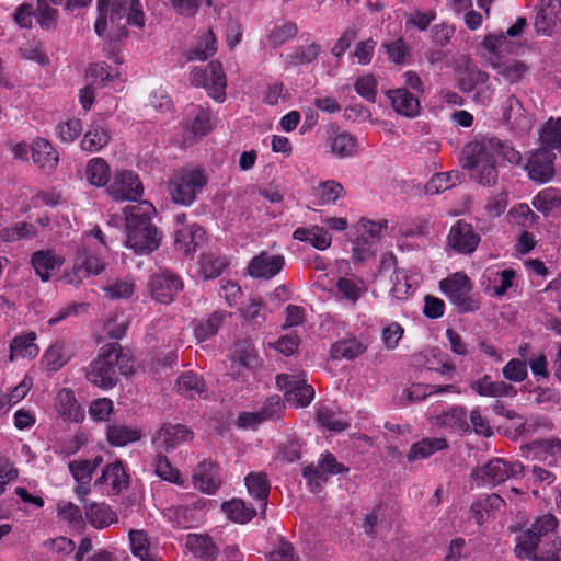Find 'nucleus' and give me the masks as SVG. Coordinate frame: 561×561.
<instances>
[{"mask_svg":"<svg viewBox=\"0 0 561 561\" xmlns=\"http://www.w3.org/2000/svg\"><path fill=\"white\" fill-rule=\"evenodd\" d=\"M494 154L502 157L511 164L519 165L522 154L511 141L497 137H481L468 142L461 151L460 164L469 170L470 178L482 186L496 183L499 172Z\"/></svg>","mask_w":561,"mask_h":561,"instance_id":"obj_1","label":"nucleus"},{"mask_svg":"<svg viewBox=\"0 0 561 561\" xmlns=\"http://www.w3.org/2000/svg\"><path fill=\"white\" fill-rule=\"evenodd\" d=\"M558 518L550 513L535 518L530 527L515 537L514 554L528 561H561V537Z\"/></svg>","mask_w":561,"mask_h":561,"instance_id":"obj_2","label":"nucleus"},{"mask_svg":"<svg viewBox=\"0 0 561 561\" xmlns=\"http://www.w3.org/2000/svg\"><path fill=\"white\" fill-rule=\"evenodd\" d=\"M126 228V247L137 254H150L161 243L162 233L153 225L154 206L148 201L129 205L124 210Z\"/></svg>","mask_w":561,"mask_h":561,"instance_id":"obj_3","label":"nucleus"},{"mask_svg":"<svg viewBox=\"0 0 561 561\" xmlns=\"http://www.w3.org/2000/svg\"><path fill=\"white\" fill-rule=\"evenodd\" d=\"M133 373L130 357L123 353L117 342L101 347L98 357L85 369L87 379L96 387L108 390L118 382V375Z\"/></svg>","mask_w":561,"mask_h":561,"instance_id":"obj_4","label":"nucleus"},{"mask_svg":"<svg viewBox=\"0 0 561 561\" xmlns=\"http://www.w3.org/2000/svg\"><path fill=\"white\" fill-rule=\"evenodd\" d=\"M208 183V176L199 167H182L175 170L167 182L172 203L192 206Z\"/></svg>","mask_w":561,"mask_h":561,"instance_id":"obj_5","label":"nucleus"},{"mask_svg":"<svg viewBox=\"0 0 561 561\" xmlns=\"http://www.w3.org/2000/svg\"><path fill=\"white\" fill-rule=\"evenodd\" d=\"M191 84L203 87L208 95L218 103L226 100L227 77L221 62L210 61L205 67H195L190 73Z\"/></svg>","mask_w":561,"mask_h":561,"instance_id":"obj_6","label":"nucleus"},{"mask_svg":"<svg viewBox=\"0 0 561 561\" xmlns=\"http://www.w3.org/2000/svg\"><path fill=\"white\" fill-rule=\"evenodd\" d=\"M439 289L461 313L472 312L480 308L479 302L470 296L472 283L463 272L454 273L442 279Z\"/></svg>","mask_w":561,"mask_h":561,"instance_id":"obj_7","label":"nucleus"},{"mask_svg":"<svg viewBox=\"0 0 561 561\" xmlns=\"http://www.w3.org/2000/svg\"><path fill=\"white\" fill-rule=\"evenodd\" d=\"M96 11L94 31L99 37L107 36L112 42H121L128 36L126 22L112 5L111 0H98Z\"/></svg>","mask_w":561,"mask_h":561,"instance_id":"obj_8","label":"nucleus"},{"mask_svg":"<svg viewBox=\"0 0 561 561\" xmlns=\"http://www.w3.org/2000/svg\"><path fill=\"white\" fill-rule=\"evenodd\" d=\"M523 474L524 466L522 462L493 458L478 468L472 477L479 481V484L495 486L511 478H519Z\"/></svg>","mask_w":561,"mask_h":561,"instance_id":"obj_9","label":"nucleus"},{"mask_svg":"<svg viewBox=\"0 0 561 561\" xmlns=\"http://www.w3.org/2000/svg\"><path fill=\"white\" fill-rule=\"evenodd\" d=\"M350 468L344 463L339 462L336 457L325 450L320 454L317 465L310 463L302 468V477L317 488H321L331 476L348 473Z\"/></svg>","mask_w":561,"mask_h":561,"instance_id":"obj_10","label":"nucleus"},{"mask_svg":"<svg viewBox=\"0 0 561 561\" xmlns=\"http://www.w3.org/2000/svg\"><path fill=\"white\" fill-rule=\"evenodd\" d=\"M107 194L114 201H137L144 194L142 183L133 171L116 170L106 187Z\"/></svg>","mask_w":561,"mask_h":561,"instance_id":"obj_11","label":"nucleus"},{"mask_svg":"<svg viewBox=\"0 0 561 561\" xmlns=\"http://www.w3.org/2000/svg\"><path fill=\"white\" fill-rule=\"evenodd\" d=\"M276 386L284 392L285 400L296 407H308L314 398V389L300 376L279 374Z\"/></svg>","mask_w":561,"mask_h":561,"instance_id":"obj_12","label":"nucleus"},{"mask_svg":"<svg viewBox=\"0 0 561 561\" xmlns=\"http://www.w3.org/2000/svg\"><path fill=\"white\" fill-rule=\"evenodd\" d=\"M183 288L182 277L171 271L153 274L149 280V290L152 299L163 305L174 301Z\"/></svg>","mask_w":561,"mask_h":561,"instance_id":"obj_13","label":"nucleus"},{"mask_svg":"<svg viewBox=\"0 0 561 561\" xmlns=\"http://www.w3.org/2000/svg\"><path fill=\"white\" fill-rule=\"evenodd\" d=\"M556 154L548 148H539L530 153L525 164V170L530 180L543 184L554 176Z\"/></svg>","mask_w":561,"mask_h":561,"instance_id":"obj_14","label":"nucleus"},{"mask_svg":"<svg viewBox=\"0 0 561 561\" xmlns=\"http://www.w3.org/2000/svg\"><path fill=\"white\" fill-rule=\"evenodd\" d=\"M481 241L471 224L457 220L450 228L447 242L451 250L459 254H472Z\"/></svg>","mask_w":561,"mask_h":561,"instance_id":"obj_15","label":"nucleus"},{"mask_svg":"<svg viewBox=\"0 0 561 561\" xmlns=\"http://www.w3.org/2000/svg\"><path fill=\"white\" fill-rule=\"evenodd\" d=\"M502 119L512 131L518 135L528 133L533 127V117L515 95H510L502 103Z\"/></svg>","mask_w":561,"mask_h":561,"instance_id":"obj_16","label":"nucleus"},{"mask_svg":"<svg viewBox=\"0 0 561 561\" xmlns=\"http://www.w3.org/2000/svg\"><path fill=\"white\" fill-rule=\"evenodd\" d=\"M193 436V432L185 425L167 423L154 433L152 444L157 449L170 451Z\"/></svg>","mask_w":561,"mask_h":561,"instance_id":"obj_17","label":"nucleus"},{"mask_svg":"<svg viewBox=\"0 0 561 561\" xmlns=\"http://www.w3.org/2000/svg\"><path fill=\"white\" fill-rule=\"evenodd\" d=\"M284 265L285 257L283 255L263 251L250 261L248 273L255 278L271 279L283 270Z\"/></svg>","mask_w":561,"mask_h":561,"instance_id":"obj_18","label":"nucleus"},{"mask_svg":"<svg viewBox=\"0 0 561 561\" xmlns=\"http://www.w3.org/2000/svg\"><path fill=\"white\" fill-rule=\"evenodd\" d=\"M194 486L206 494H215L221 485L220 468L208 460L201 461L193 472Z\"/></svg>","mask_w":561,"mask_h":561,"instance_id":"obj_19","label":"nucleus"},{"mask_svg":"<svg viewBox=\"0 0 561 561\" xmlns=\"http://www.w3.org/2000/svg\"><path fill=\"white\" fill-rule=\"evenodd\" d=\"M104 484H108L115 494L129 486V476L121 460L108 463L102 469V473L95 480L94 486L99 488Z\"/></svg>","mask_w":561,"mask_h":561,"instance_id":"obj_20","label":"nucleus"},{"mask_svg":"<svg viewBox=\"0 0 561 561\" xmlns=\"http://www.w3.org/2000/svg\"><path fill=\"white\" fill-rule=\"evenodd\" d=\"M436 423L450 433H470L467 409L462 405H454L436 416Z\"/></svg>","mask_w":561,"mask_h":561,"instance_id":"obj_21","label":"nucleus"},{"mask_svg":"<svg viewBox=\"0 0 561 561\" xmlns=\"http://www.w3.org/2000/svg\"><path fill=\"white\" fill-rule=\"evenodd\" d=\"M33 162L42 170L51 172L56 169L59 157L53 145L45 138H36L31 145Z\"/></svg>","mask_w":561,"mask_h":561,"instance_id":"obj_22","label":"nucleus"},{"mask_svg":"<svg viewBox=\"0 0 561 561\" xmlns=\"http://www.w3.org/2000/svg\"><path fill=\"white\" fill-rule=\"evenodd\" d=\"M104 267L105 265L102 260L98 255L92 254L87 245L82 244L78 248L73 265V273L78 278L92 274L99 275Z\"/></svg>","mask_w":561,"mask_h":561,"instance_id":"obj_23","label":"nucleus"},{"mask_svg":"<svg viewBox=\"0 0 561 561\" xmlns=\"http://www.w3.org/2000/svg\"><path fill=\"white\" fill-rule=\"evenodd\" d=\"M470 389L481 397H513L516 390L505 381H493L491 376L484 375L470 382Z\"/></svg>","mask_w":561,"mask_h":561,"instance_id":"obj_24","label":"nucleus"},{"mask_svg":"<svg viewBox=\"0 0 561 561\" xmlns=\"http://www.w3.org/2000/svg\"><path fill=\"white\" fill-rule=\"evenodd\" d=\"M206 232L197 224L182 227L175 232V247L186 255L195 253L197 247L205 241Z\"/></svg>","mask_w":561,"mask_h":561,"instance_id":"obj_25","label":"nucleus"},{"mask_svg":"<svg viewBox=\"0 0 561 561\" xmlns=\"http://www.w3.org/2000/svg\"><path fill=\"white\" fill-rule=\"evenodd\" d=\"M448 448L447 439L444 437H427L411 445L407 459L409 462L423 460L437 451Z\"/></svg>","mask_w":561,"mask_h":561,"instance_id":"obj_26","label":"nucleus"},{"mask_svg":"<svg viewBox=\"0 0 561 561\" xmlns=\"http://www.w3.org/2000/svg\"><path fill=\"white\" fill-rule=\"evenodd\" d=\"M176 390L180 394L186 398L194 399L205 398L207 394V387L204 378L195 371H184L178 377Z\"/></svg>","mask_w":561,"mask_h":561,"instance_id":"obj_27","label":"nucleus"},{"mask_svg":"<svg viewBox=\"0 0 561 561\" xmlns=\"http://www.w3.org/2000/svg\"><path fill=\"white\" fill-rule=\"evenodd\" d=\"M245 486L250 496L257 501L262 513L265 512L270 495L271 484L264 472H250L244 478Z\"/></svg>","mask_w":561,"mask_h":561,"instance_id":"obj_28","label":"nucleus"},{"mask_svg":"<svg viewBox=\"0 0 561 561\" xmlns=\"http://www.w3.org/2000/svg\"><path fill=\"white\" fill-rule=\"evenodd\" d=\"M186 546L195 558L203 561H215L219 554V548L208 535L190 534Z\"/></svg>","mask_w":561,"mask_h":561,"instance_id":"obj_29","label":"nucleus"},{"mask_svg":"<svg viewBox=\"0 0 561 561\" xmlns=\"http://www.w3.org/2000/svg\"><path fill=\"white\" fill-rule=\"evenodd\" d=\"M393 110L403 116L414 117L419 113V100L405 88L388 92Z\"/></svg>","mask_w":561,"mask_h":561,"instance_id":"obj_30","label":"nucleus"},{"mask_svg":"<svg viewBox=\"0 0 561 561\" xmlns=\"http://www.w3.org/2000/svg\"><path fill=\"white\" fill-rule=\"evenodd\" d=\"M293 238L302 242H308L320 251L327 250L332 243V238L329 231L317 225L308 228H297L293 233Z\"/></svg>","mask_w":561,"mask_h":561,"instance_id":"obj_31","label":"nucleus"},{"mask_svg":"<svg viewBox=\"0 0 561 561\" xmlns=\"http://www.w3.org/2000/svg\"><path fill=\"white\" fill-rule=\"evenodd\" d=\"M228 316L229 313L227 311L216 310L206 319H201L193 329L196 340L198 342H205L215 336Z\"/></svg>","mask_w":561,"mask_h":561,"instance_id":"obj_32","label":"nucleus"},{"mask_svg":"<svg viewBox=\"0 0 561 561\" xmlns=\"http://www.w3.org/2000/svg\"><path fill=\"white\" fill-rule=\"evenodd\" d=\"M365 290V283L362 278L340 277L335 284V297L352 306L357 304Z\"/></svg>","mask_w":561,"mask_h":561,"instance_id":"obj_33","label":"nucleus"},{"mask_svg":"<svg viewBox=\"0 0 561 561\" xmlns=\"http://www.w3.org/2000/svg\"><path fill=\"white\" fill-rule=\"evenodd\" d=\"M141 432L137 427L113 423L106 426V439L111 446L124 447L130 443L138 442Z\"/></svg>","mask_w":561,"mask_h":561,"instance_id":"obj_34","label":"nucleus"},{"mask_svg":"<svg viewBox=\"0 0 561 561\" xmlns=\"http://www.w3.org/2000/svg\"><path fill=\"white\" fill-rule=\"evenodd\" d=\"M85 518L96 529L106 528L118 520L116 513L104 503L85 505Z\"/></svg>","mask_w":561,"mask_h":561,"instance_id":"obj_35","label":"nucleus"},{"mask_svg":"<svg viewBox=\"0 0 561 561\" xmlns=\"http://www.w3.org/2000/svg\"><path fill=\"white\" fill-rule=\"evenodd\" d=\"M36 340V333L30 332L24 335H16L10 343V356L9 359L13 362L15 358H35L39 348L34 343Z\"/></svg>","mask_w":561,"mask_h":561,"instance_id":"obj_36","label":"nucleus"},{"mask_svg":"<svg viewBox=\"0 0 561 561\" xmlns=\"http://www.w3.org/2000/svg\"><path fill=\"white\" fill-rule=\"evenodd\" d=\"M111 139L110 130L100 124H92L81 140V149L88 152H98L103 149Z\"/></svg>","mask_w":561,"mask_h":561,"instance_id":"obj_37","label":"nucleus"},{"mask_svg":"<svg viewBox=\"0 0 561 561\" xmlns=\"http://www.w3.org/2000/svg\"><path fill=\"white\" fill-rule=\"evenodd\" d=\"M57 409L65 420L80 422L83 419V412L70 389H62L58 392Z\"/></svg>","mask_w":561,"mask_h":561,"instance_id":"obj_38","label":"nucleus"},{"mask_svg":"<svg viewBox=\"0 0 561 561\" xmlns=\"http://www.w3.org/2000/svg\"><path fill=\"white\" fill-rule=\"evenodd\" d=\"M31 263L43 282H47L51 272L60 266L59 257L50 250L34 252Z\"/></svg>","mask_w":561,"mask_h":561,"instance_id":"obj_39","label":"nucleus"},{"mask_svg":"<svg viewBox=\"0 0 561 561\" xmlns=\"http://www.w3.org/2000/svg\"><path fill=\"white\" fill-rule=\"evenodd\" d=\"M345 193L343 185L335 180L323 181L313 191L318 206L334 205Z\"/></svg>","mask_w":561,"mask_h":561,"instance_id":"obj_40","label":"nucleus"},{"mask_svg":"<svg viewBox=\"0 0 561 561\" xmlns=\"http://www.w3.org/2000/svg\"><path fill=\"white\" fill-rule=\"evenodd\" d=\"M129 542L133 554L140 561H157V554L150 548L149 538L146 531L131 529L129 531Z\"/></svg>","mask_w":561,"mask_h":561,"instance_id":"obj_41","label":"nucleus"},{"mask_svg":"<svg viewBox=\"0 0 561 561\" xmlns=\"http://www.w3.org/2000/svg\"><path fill=\"white\" fill-rule=\"evenodd\" d=\"M221 508L230 520L239 524H245L256 515V510L240 499L224 502Z\"/></svg>","mask_w":561,"mask_h":561,"instance_id":"obj_42","label":"nucleus"},{"mask_svg":"<svg viewBox=\"0 0 561 561\" xmlns=\"http://www.w3.org/2000/svg\"><path fill=\"white\" fill-rule=\"evenodd\" d=\"M87 180L96 187H104L111 179L108 163L103 158H92L85 169Z\"/></svg>","mask_w":561,"mask_h":561,"instance_id":"obj_43","label":"nucleus"},{"mask_svg":"<svg viewBox=\"0 0 561 561\" xmlns=\"http://www.w3.org/2000/svg\"><path fill=\"white\" fill-rule=\"evenodd\" d=\"M366 345L357 339H344L335 342L331 346V357L333 359H348L352 360L362 355L366 351Z\"/></svg>","mask_w":561,"mask_h":561,"instance_id":"obj_44","label":"nucleus"},{"mask_svg":"<svg viewBox=\"0 0 561 561\" xmlns=\"http://www.w3.org/2000/svg\"><path fill=\"white\" fill-rule=\"evenodd\" d=\"M455 385H425V383H413L411 387L404 390V397L411 401H422L428 396L444 392H458Z\"/></svg>","mask_w":561,"mask_h":561,"instance_id":"obj_45","label":"nucleus"},{"mask_svg":"<svg viewBox=\"0 0 561 561\" xmlns=\"http://www.w3.org/2000/svg\"><path fill=\"white\" fill-rule=\"evenodd\" d=\"M492 67L511 84L519 82L528 71V66L516 59L494 61Z\"/></svg>","mask_w":561,"mask_h":561,"instance_id":"obj_46","label":"nucleus"},{"mask_svg":"<svg viewBox=\"0 0 561 561\" xmlns=\"http://www.w3.org/2000/svg\"><path fill=\"white\" fill-rule=\"evenodd\" d=\"M425 367L428 370L440 375L454 373L456 366L450 362L449 355L443 353L439 348L433 347L424 354Z\"/></svg>","mask_w":561,"mask_h":561,"instance_id":"obj_47","label":"nucleus"},{"mask_svg":"<svg viewBox=\"0 0 561 561\" xmlns=\"http://www.w3.org/2000/svg\"><path fill=\"white\" fill-rule=\"evenodd\" d=\"M533 206L540 213L548 215L554 209L561 208V191L547 187L540 191L533 199Z\"/></svg>","mask_w":561,"mask_h":561,"instance_id":"obj_48","label":"nucleus"},{"mask_svg":"<svg viewBox=\"0 0 561 561\" xmlns=\"http://www.w3.org/2000/svg\"><path fill=\"white\" fill-rule=\"evenodd\" d=\"M330 148L337 158H348L356 152V139L350 133L341 131L330 138Z\"/></svg>","mask_w":561,"mask_h":561,"instance_id":"obj_49","label":"nucleus"},{"mask_svg":"<svg viewBox=\"0 0 561 561\" xmlns=\"http://www.w3.org/2000/svg\"><path fill=\"white\" fill-rule=\"evenodd\" d=\"M69 360L66 345L61 341L51 344L43 355V363H45L48 370L57 371Z\"/></svg>","mask_w":561,"mask_h":561,"instance_id":"obj_50","label":"nucleus"},{"mask_svg":"<svg viewBox=\"0 0 561 561\" xmlns=\"http://www.w3.org/2000/svg\"><path fill=\"white\" fill-rule=\"evenodd\" d=\"M298 34V26L293 21H287L283 25H276L267 35L268 45L273 48L280 47Z\"/></svg>","mask_w":561,"mask_h":561,"instance_id":"obj_51","label":"nucleus"},{"mask_svg":"<svg viewBox=\"0 0 561 561\" xmlns=\"http://www.w3.org/2000/svg\"><path fill=\"white\" fill-rule=\"evenodd\" d=\"M228 266V261L225 256L205 254L201 257V273L205 279L218 277L224 270Z\"/></svg>","mask_w":561,"mask_h":561,"instance_id":"obj_52","label":"nucleus"},{"mask_svg":"<svg viewBox=\"0 0 561 561\" xmlns=\"http://www.w3.org/2000/svg\"><path fill=\"white\" fill-rule=\"evenodd\" d=\"M490 79L488 72L478 68H467L459 78V89L463 93L472 92L478 85L485 84Z\"/></svg>","mask_w":561,"mask_h":561,"instance_id":"obj_53","label":"nucleus"},{"mask_svg":"<svg viewBox=\"0 0 561 561\" xmlns=\"http://www.w3.org/2000/svg\"><path fill=\"white\" fill-rule=\"evenodd\" d=\"M217 39L213 30H208L198 45L188 53L190 59L206 60L217 51Z\"/></svg>","mask_w":561,"mask_h":561,"instance_id":"obj_54","label":"nucleus"},{"mask_svg":"<svg viewBox=\"0 0 561 561\" xmlns=\"http://www.w3.org/2000/svg\"><path fill=\"white\" fill-rule=\"evenodd\" d=\"M375 245L374 240L371 238L366 237L365 234H359L352 242V260L355 263H362L375 255V250L373 249Z\"/></svg>","mask_w":561,"mask_h":561,"instance_id":"obj_55","label":"nucleus"},{"mask_svg":"<svg viewBox=\"0 0 561 561\" xmlns=\"http://www.w3.org/2000/svg\"><path fill=\"white\" fill-rule=\"evenodd\" d=\"M378 81L373 73L360 76L354 83L356 93L370 103L376 102Z\"/></svg>","mask_w":561,"mask_h":561,"instance_id":"obj_56","label":"nucleus"},{"mask_svg":"<svg viewBox=\"0 0 561 561\" xmlns=\"http://www.w3.org/2000/svg\"><path fill=\"white\" fill-rule=\"evenodd\" d=\"M192 114L194 115L190 125L192 134L198 137H204L211 129L209 110L195 106L192 110Z\"/></svg>","mask_w":561,"mask_h":561,"instance_id":"obj_57","label":"nucleus"},{"mask_svg":"<svg viewBox=\"0 0 561 561\" xmlns=\"http://www.w3.org/2000/svg\"><path fill=\"white\" fill-rule=\"evenodd\" d=\"M154 466V471L158 477L169 482L182 484L180 471L172 466L167 456L159 454L156 457Z\"/></svg>","mask_w":561,"mask_h":561,"instance_id":"obj_58","label":"nucleus"},{"mask_svg":"<svg viewBox=\"0 0 561 561\" xmlns=\"http://www.w3.org/2000/svg\"><path fill=\"white\" fill-rule=\"evenodd\" d=\"M82 122L78 118L60 122L56 127L58 138L65 144L73 142L82 134Z\"/></svg>","mask_w":561,"mask_h":561,"instance_id":"obj_59","label":"nucleus"},{"mask_svg":"<svg viewBox=\"0 0 561 561\" xmlns=\"http://www.w3.org/2000/svg\"><path fill=\"white\" fill-rule=\"evenodd\" d=\"M392 287L390 294L396 299H405L411 293V284L409 283L408 272L405 270H394L390 276Z\"/></svg>","mask_w":561,"mask_h":561,"instance_id":"obj_60","label":"nucleus"},{"mask_svg":"<svg viewBox=\"0 0 561 561\" xmlns=\"http://www.w3.org/2000/svg\"><path fill=\"white\" fill-rule=\"evenodd\" d=\"M317 420L322 426L330 431L341 432L348 426L347 422H345L340 414L328 407L318 410Z\"/></svg>","mask_w":561,"mask_h":561,"instance_id":"obj_61","label":"nucleus"},{"mask_svg":"<svg viewBox=\"0 0 561 561\" xmlns=\"http://www.w3.org/2000/svg\"><path fill=\"white\" fill-rule=\"evenodd\" d=\"M382 47L386 49L389 60L394 65H403L410 57V49L401 37L389 43H383Z\"/></svg>","mask_w":561,"mask_h":561,"instance_id":"obj_62","label":"nucleus"},{"mask_svg":"<svg viewBox=\"0 0 561 561\" xmlns=\"http://www.w3.org/2000/svg\"><path fill=\"white\" fill-rule=\"evenodd\" d=\"M320 50V46L316 43L307 46H299L293 54L287 55V61L294 66L300 64H310L317 59Z\"/></svg>","mask_w":561,"mask_h":561,"instance_id":"obj_63","label":"nucleus"},{"mask_svg":"<svg viewBox=\"0 0 561 561\" xmlns=\"http://www.w3.org/2000/svg\"><path fill=\"white\" fill-rule=\"evenodd\" d=\"M34 227L27 222H18L13 227L0 229V240L3 242H15L25 238H31Z\"/></svg>","mask_w":561,"mask_h":561,"instance_id":"obj_64","label":"nucleus"}]
</instances>
